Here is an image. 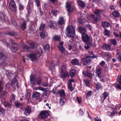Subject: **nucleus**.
<instances>
[{
  "mask_svg": "<svg viewBox=\"0 0 121 121\" xmlns=\"http://www.w3.org/2000/svg\"><path fill=\"white\" fill-rule=\"evenodd\" d=\"M100 17L99 16L96 18L94 20V21L95 23H96L100 19Z\"/></svg>",
  "mask_w": 121,
  "mask_h": 121,
  "instance_id": "50",
  "label": "nucleus"
},
{
  "mask_svg": "<svg viewBox=\"0 0 121 121\" xmlns=\"http://www.w3.org/2000/svg\"><path fill=\"white\" fill-rule=\"evenodd\" d=\"M44 49L45 50H49L50 48V45L48 44H45L44 47Z\"/></svg>",
  "mask_w": 121,
  "mask_h": 121,
  "instance_id": "52",
  "label": "nucleus"
},
{
  "mask_svg": "<svg viewBox=\"0 0 121 121\" xmlns=\"http://www.w3.org/2000/svg\"><path fill=\"white\" fill-rule=\"evenodd\" d=\"M117 111H116V112H115L114 111H113L112 112V113L111 114V116H113L115 115V114H116L117 113Z\"/></svg>",
  "mask_w": 121,
  "mask_h": 121,
  "instance_id": "60",
  "label": "nucleus"
},
{
  "mask_svg": "<svg viewBox=\"0 0 121 121\" xmlns=\"http://www.w3.org/2000/svg\"><path fill=\"white\" fill-rule=\"evenodd\" d=\"M104 33L107 36H110L111 35L109 31L106 29L104 30Z\"/></svg>",
  "mask_w": 121,
  "mask_h": 121,
  "instance_id": "45",
  "label": "nucleus"
},
{
  "mask_svg": "<svg viewBox=\"0 0 121 121\" xmlns=\"http://www.w3.org/2000/svg\"><path fill=\"white\" fill-rule=\"evenodd\" d=\"M79 6L82 8H84L86 6L85 3L82 0H78L77 1Z\"/></svg>",
  "mask_w": 121,
  "mask_h": 121,
  "instance_id": "18",
  "label": "nucleus"
},
{
  "mask_svg": "<svg viewBox=\"0 0 121 121\" xmlns=\"http://www.w3.org/2000/svg\"><path fill=\"white\" fill-rule=\"evenodd\" d=\"M66 35L68 37L73 38L75 35V29L73 26H69L66 29Z\"/></svg>",
  "mask_w": 121,
  "mask_h": 121,
  "instance_id": "2",
  "label": "nucleus"
},
{
  "mask_svg": "<svg viewBox=\"0 0 121 121\" xmlns=\"http://www.w3.org/2000/svg\"><path fill=\"white\" fill-rule=\"evenodd\" d=\"M36 78L35 75H31L30 77V81L31 83L33 86L35 84V81Z\"/></svg>",
  "mask_w": 121,
  "mask_h": 121,
  "instance_id": "16",
  "label": "nucleus"
},
{
  "mask_svg": "<svg viewBox=\"0 0 121 121\" xmlns=\"http://www.w3.org/2000/svg\"><path fill=\"white\" fill-rule=\"evenodd\" d=\"M15 95L14 94H12L10 95V101L12 102V101H13L15 100Z\"/></svg>",
  "mask_w": 121,
  "mask_h": 121,
  "instance_id": "47",
  "label": "nucleus"
},
{
  "mask_svg": "<svg viewBox=\"0 0 121 121\" xmlns=\"http://www.w3.org/2000/svg\"><path fill=\"white\" fill-rule=\"evenodd\" d=\"M79 29L80 32L82 34L85 33V29L82 26H79Z\"/></svg>",
  "mask_w": 121,
  "mask_h": 121,
  "instance_id": "28",
  "label": "nucleus"
},
{
  "mask_svg": "<svg viewBox=\"0 0 121 121\" xmlns=\"http://www.w3.org/2000/svg\"><path fill=\"white\" fill-rule=\"evenodd\" d=\"M37 7H39L40 5V3L39 0H35Z\"/></svg>",
  "mask_w": 121,
  "mask_h": 121,
  "instance_id": "58",
  "label": "nucleus"
},
{
  "mask_svg": "<svg viewBox=\"0 0 121 121\" xmlns=\"http://www.w3.org/2000/svg\"><path fill=\"white\" fill-rule=\"evenodd\" d=\"M5 114V110L2 108L0 107V114L2 116H4Z\"/></svg>",
  "mask_w": 121,
  "mask_h": 121,
  "instance_id": "40",
  "label": "nucleus"
},
{
  "mask_svg": "<svg viewBox=\"0 0 121 121\" xmlns=\"http://www.w3.org/2000/svg\"><path fill=\"white\" fill-rule=\"evenodd\" d=\"M9 8L13 11H15L16 7L15 3L13 0H11L9 4Z\"/></svg>",
  "mask_w": 121,
  "mask_h": 121,
  "instance_id": "6",
  "label": "nucleus"
},
{
  "mask_svg": "<svg viewBox=\"0 0 121 121\" xmlns=\"http://www.w3.org/2000/svg\"><path fill=\"white\" fill-rule=\"evenodd\" d=\"M21 46L23 48V51L27 52L30 49V46L26 45L25 44H23Z\"/></svg>",
  "mask_w": 121,
  "mask_h": 121,
  "instance_id": "17",
  "label": "nucleus"
},
{
  "mask_svg": "<svg viewBox=\"0 0 121 121\" xmlns=\"http://www.w3.org/2000/svg\"><path fill=\"white\" fill-rule=\"evenodd\" d=\"M66 67L65 65H64L62 66L61 67V70L60 71V73H63L64 72H65Z\"/></svg>",
  "mask_w": 121,
  "mask_h": 121,
  "instance_id": "46",
  "label": "nucleus"
},
{
  "mask_svg": "<svg viewBox=\"0 0 121 121\" xmlns=\"http://www.w3.org/2000/svg\"><path fill=\"white\" fill-rule=\"evenodd\" d=\"M79 48L82 51H83V46L82 45H79Z\"/></svg>",
  "mask_w": 121,
  "mask_h": 121,
  "instance_id": "59",
  "label": "nucleus"
},
{
  "mask_svg": "<svg viewBox=\"0 0 121 121\" xmlns=\"http://www.w3.org/2000/svg\"><path fill=\"white\" fill-rule=\"evenodd\" d=\"M71 63L73 65H76L79 64V62L77 59L73 60L71 62Z\"/></svg>",
  "mask_w": 121,
  "mask_h": 121,
  "instance_id": "30",
  "label": "nucleus"
},
{
  "mask_svg": "<svg viewBox=\"0 0 121 121\" xmlns=\"http://www.w3.org/2000/svg\"><path fill=\"white\" fill-rule=\"evenodd\" d=\"M15 104V106L17 108H19L22 105V104L18 102H16Z\"/></svg>",
  "mask_w": 121,
  "mask_h": 121,
  "instance_id": "55",
  "label": "nucleus"
},
{
  "mask_svg": "<svg viewBox=\"0 0 121 121\" xmlns=\"http://www.w3.org/2000/svg\"><path fill=\"white\" fill-rule=\"evenodd\" d=\"M91 91H89L87 94V98L90 96L91 94Z\"/></svg>",
  "mask_w": 121,
  "mask_h": 121,
  "instance_id": "63",
  "label": "nucleus"
},
{
  "mask_svg": "<svg viewBox=\"0 0 121 121\" xmlns=\"http://www.w3.org/2000/svg\"><path fill=\"white\" fill-rule=\"evenodd\" d=\"M60 97L64 98L65 97V95L63 90L60 92Z\"/></svg>",
  "mask_w": 121,
  "mask_h": 121,
  "instance_id": "36",
  "label": "nucleus"
},
{
  "mask_svg": "<svg viewBox=\"0 0 121 121\" xmlns=\"http://www.w3.org/2000/svg\"><path fill=\"white\" fill-rule=\"evenodd\" d=\"M6 33L7 34L12 36H16L17 35V34L15 32H9L8 31H7L6 32Z\"/></svg>",
  "mask_w": 121,
  "mask_h": 121,
  "instance_id": "26",
  "label": "nucleus"
},
{
  "mask_svg": "<svg viewBox=\"0 0 121 121\" xmlns=\"http://www.w3.org/2000/svg\"><path fill=\"white\" fill-rule=\"evenodd\" d=\"M116 57L121 62V53L118 52L116 54Z\"/></svg>",
  "mask_w": 121,
  "mask_h": 121,
  "instance_id": "34",
  "label": "nucleus"
},
{
  "mask_svg": "<svg viewBox=\"0 0 121 121\" xmlns=\"http://www.w3.org/2000/svg\"><path fill=\"white\" fill-rule=\"evenodd\" d=\"M11 85L12 86H13L14 85L15 87L16 86L17 88L19 87V86L18 83L16 78H14L12 80L11 83Z\"/></svg>",
  "mask_w": 121,
  "mask_h": 121,
  "instance_id": "11",
  "label": "nucleus"
},
{
  "mask_svg": "<svg viewBox=\"0 0 121 121\" xmlns=\"http://www.w3.org/2000/svg\"><path fill=\"white\" fill-rule=\"evenodd\" d=\"M103 49L107 50H110L111 48V46L109 44H105L103 46Z\"/></svg>",
  "mask_w": 121,
  "mask_h": 121,
  "instance_id": "25",
  "label": "nucleus"
},
{
  "mask_svg": "<svg viewBox=\"0 0 121 121\" xmlns=\"http://www.w3.org/2000/svg\"><path fill=\"white\" fill-rule=\"evenodd\" d=\"M108 95V94L106 92H105L103 93L104 99L103 100H104L107 97Z\"/></svg>",
  "mask_w": 121,
  "mask_h": 121,
  "instance_id": "57",
  "label": "nucleus"
},
{
  "mask_svg": "<svg viewBox=\"0 0 121 121\" xmlns=\"http://www.w3.org/2000/svg\"><path fill=\"white\" fill-rule=\"evenodd\" d=\"M58 22V23L60 25H62L64 24L65 23V22L63 17H60Z\"/></svg>",
  "mask_w": 121,
  "mask_h": 121,
  "instance_id": "24",
  "label": "nucleus"
},
{
  "mask_svg": "<svg viewBox=\"0 0 121 121\" xmlns=\"http://www.w3.org/2000/svg\"><path fill=\"white\" fill-rule=\"evenodd\" d=\"M83 74L86 76L88 77L90 79H91L93 77V75L91 73H89L87 71H83Z\"/></svg>",
  "mask_w": 121,
  "mask_h": 121,
  "instance_id": "12",
  "label": "nucleus"
},
{
  "mask_svg": "<svg viewBox=\"0 0 121 121\" xmlns=\"http://www.w3.org/2000/svg\"><path fill=\"white\" fill-rule=\"evenodd\" d=\"M40 93L37 92H35L33 93L32 97L34 100L39 99L40 98Z\"/></svg>",
  "mask_w": 121,
  "mask_h": 121,
  "instance_id": "13",
  "label": "nucleus"
},
{
  "mask_svg": "<svg viewBox=\"0 0 121 121\" xmlns=\"http://www.w3.org/2000/svg\"><path fill=\"white\" fill-rule=\"evenodd\" d=\"M7 93V92L6 91L4 92L2 94L1 96H0V98H2L3 99H5L6 98V95Z\"/></svg>",
  "mask_w": 121,
  "mask_h": 121,
  "instance_id": "35",
  "label": "nucleus"
},
{
  "mask_svg": "<svg viewBox=\"0 0 121 121\" xmlns=\"http://www.w3.org/2000/svg\"><path fill=\"white\" fill-rule=\"evenodd\" d=\"M89 56H92V57H90V58H94L95 57V55L93 54V52H91V53H90L89 54Z\"/></svg>",
  "mask_w": 121,
  "mask_h": 121,
  "instance_id": "61",
  "label": "nucleus"
},
{
  "mask_svg": "<svg viewBox=\"0 0 121 121\" xmlns=\"http://www.w3.org/2000/svg\"><path fill=\"white\" fill-rule=\"evenodd\" d=\"M26 22L24 21L21 26V28L22 30H24L26 28Z\"/></svg>",
  "mask_w": 121,
  "mask_h": 121,
  "instance_id": "27",
  "label": "nucleus"
},
{
  "mask_svg": "<svg viewBox=\"0 0 121 121\" xmlns=\"http://www.w3.org/2000/svg\"><path fill=\"white\" fill-rule=\"evenodd\" d=\"M4 52L2 50H0V59L3 58V59L5 60L7 58V56L4 54Z\"/></svg>",
  "mask_w": 121,
  "mask_h": 121,
  "instance_id": "21",
  "label": "nucleus"
},
{
  "mask_svg": "<svg viewBox=\"0 0 121 121\" xmlns=\"http://www.w3.org/2000/svg\"><path fill=\"white\" fill-rule=\"evenodd\" d=\"M84 82L85 84L87 86L90 85V84L89 80L87 79H84Z\"/></svg>",
  "mask_w": 121,
  "mask_h": 121,
  "instance_id": "51",
  "label": "nucleus"
},
{
  "mask_svg": "<svg viewBox=\"0 0 121 121\" xmlns=\"http://www.w3.org/2000/svg\"><path fill=\"white\" fill-rule=\"evenodd\" d=\"M42 80V79L41 77H39L37 78L36 80L37 84L40 85V84Z\"/></svg>",
  "mask_w": 121,
  "mask_h": 121,
  "instance_id": "39",
  "label": "nucleus"
},
{
  "mask_svg": "<svg viewBox=\"0 0 121 121\" xmlns=\"http://www.w3.org/2000/svg\"><path fill=\"white\" fill-rule=\"evenodd\" d=\"M19 8L20 10H22L23 9V6L21 4H19Z\"/></svg>",
  "mask_w": 121,
  "mask_h": 121,
  "instance_id": "62",
  "label": "nucleus"
},
{
  "mask_svg": "<svg viewBox=\"0 0 121 121\" xmlns=\"http://www.w3.org/2000/svg\"><path fill=\"white\" fill-rule=\"evenodd\" d=\"M105 56L107 57L108 59L109 60L111 59V54L110 53L107 52L105 53Z\"/></svg>",
  "mask_w": 121,
  "mask_h": 121,
  "instance_id": "44",
  "label": "nucleus"
},
{
  "mask_svg": "<svg viewBox=\"0 0 121 121\" xmlns=\"http://www.w3.org/2000/svg\"><path fill=\"white\" fill-rule=\"evenodd\" d=\"M58 12V11L56 10H52L51 11L52 14L55 16H56L57 14V13Z\"/></svg>",
  "mask_w": 121,
  "mask_h": 121,
  "instance_id": "48",
  "label": "nucleus"
},
{
  "mask_svg": "<svg viewBox=\"0 0 121 121\" xmlns=\"http://www.w3.org/2000/svg\"><path fill=\"white\" fill-rule=\"evenodd\" d=\"M3 42L6 46L10 48L12 51L13 52H15L19 48L18 45L17 43H15L13 40L10 39L9 43L6 40H4Z\"/></svg>",
  "mask_w": 121,
  "mask_h": 121,
  "instance_id": "1",
  "label": "nucleus"
},
{
  "mask_svg": "<svg viewBox=\"0 0 121 121\" xmlns=\"http://www.w3.org/2000/svg\"><path fill=\"white\" fill-rule=\"evenodd\" d=\"M94 12L96 15L100 16L102 14L103 11L101 9H97Z\"/></svg>",
  "mask_w": 121,
  "mask_h": 121,
  "instance_id": "22",
  "label": "nucleus"
},
{
  "mask_svg": "<svg viewBox=\"0 0 121 121\" xmlns=\"http://www.w3.org/2000/svg\"><path fill=\"white\" fill-rule=\"evenodd\" d=\"M48 115L49 113L48 112L42 111L40 112L38 117L40 119H43L47 118Z\"/></svg>",
  "mask_w": 121,
  "mask_h": 121,
  "instance_id": "5",
  "label": "nucleus"
},
{
  "mask_svg": "<svg viewBox=\"0 0 121 121\" xmlns=\"http://www.w3.org/2000/svg\"><path fill=\"white\" fill-rule=\"evenodd\" d=\"M102 25L104 28L108 27L110 25V23L106 21H104L102 22Z\"/></svg>",
  "mask_w": 121,
  "mask_h": 121,
  "instance_id": "23",
  "label": "nucleus"
},
{
  "mask_svg": "<svg viewBox=\"0 0 121 121\" xmlns=\"http://www.w3.org/2000/svg\"><path fill=\"white\" fill-rule=\"evenodd\" d=\"M6 75L7 77H9V76H11V75L12 74V73L10 72L9 71H7L6 72Z\"/></svg>",
  "mask_w": 121,
  "mask_h": 121,
  "instance_id": "64",
  "label": "nucleus"
},
{
  "mask_svg": "<svg viewBox=\"0 0 121 121\" xmlns=\"http://www.w3.org/2000/svg\"><path fill=\"white\" fill-rule=\"evenodd\" d=\"M57 26L56 23L55 22H52L50 20L48 23V26L51 29H54L56 28Z\"/></svg>",
  "mask_w": 121,
  "mask_h": 121,
  "instance_id": "8",
  "label": "nucleus"
},
{
  "mask_svg": "<svg viewBox=\"0 0 121 121\" xmlns=\"http://www.w3.org/2000/svg\"><path fill=\"white\" fill-rule=\"evenodd\" d=\"M117 81L118 84L116 86L117 88L121 89V76H118L117 78Z\"/></svg>",
  "mask_w": 121,
  "mask_h": 121,
  "instance_id": "14",
  "label": "nucleus"
},
{
  "mask_svg": "<svg viewBox=\"0 0 121 121\" xmlns=\"http://www.w3.org/2000/svg\"><path fill=\"white\" fill-rule=\"evenodd\" d=\"M8 62L6 61H3L1 62V64L2 66H5L6 65H7Z\"/></svg>",
  "mask_w": 121,
  "mask_h": 121,
  "instance_id": "54",
  "label": "nucleus"
},
{
  "mask_svg": "<svg viewBox=\"0 0 121 121\" xmlns=\"http://www.w3.org/2000/svg\"><path fill=\"white\" fill-rule=\"evenodd\" d=\"M40 37H41L42 38H44L45 37L44 33L43 32L40 33Z\"/></svg>",
  "mask_w": 121,
  "mask_h": 121,
  "instance_id": "56",
  "label": "nucleus"
},
{
  "mask_svg": "<svg viewBox=\"0 0 121 121\" xmlns=\"http://www.w3.org/2000/svg\"><path fill=\"white\" fill-rule=\"evenodd\" d=\"M112 14L116 17H119L120 15L119 12L117 11H114L112 13Z\"/></svg>",
  "mask_w": 121,
  "mask_h": 121,
  "instance_id": "32",
  "label": "nucleus"
},
{
  "mask_svg": "<svg viewBox=\"0 0 121 121\" xmlns=\"http://www.w3.org/2000/svg\"><path fill=\"white\" fill-rule=\"evenodd\" d=\"M76 71L74 69H73L71 70L69 73L70 76L71 77H74L75 75Z\"/></svg>",
  "mask_w": 121,
  "mask_h": 121,
  "instance_id": "33",
  "label": "nucleus"
},
{
  "mask_svg": "<svg viewBox=\"0 0 121 121\" xmlns=\"http://www.w3.org/2000/svg\"><path fill=\"white\" fill-rule=\"evenodd\" d=\"M45 24H41L39 28V30H43L45 27Z\"/></svg>",
  "mask_w": 121,
  "mask_h": 121,
  "instance_id": "43",
  "label": "nucleus"
},
{
  "mask_svg": "<svg viewBox=\"0 0 121 121\" xmlns=\"http://www.w3.org/2000/svg\"><path fill=\"white\" fill-rule=\"evenodd\" d=\"M31 111L30 108L29 106H27L25 108L24 114L26 116L29 115L30 112Z\"/></svg>",
  "mask_w": 121,
  "mask_h": 121,
  "instance_id": "15",
  "label": "nucleus"
},
{
  "mask_svg": "<svg viewBox=\"0 0 121 121\" xmlns=\"http://www.w3.org/2000/svg\"><path fill=\"white\" fill-rule=\"evenodd\" d=\"M54 40L57 41H60V36L56 35H55L53 37Z\"/></svg>",
  "mask_w": 121,
  "mask_h": 121,
  "instance_id": "37",
  "label": "nucleus"
},
{
  "mask_svg": "<svg viewBox=\"0 0 121 121\" xmlns=\"http://www.w3.org/2000/svg\"><path fill=\"white\" fill-rule=\"evenodd\" d=\"M67 84L68 86V88L71 91H73V89L72 87L71 83V82H69V83H68Z\"/></svg>",
  "mask_w": 121,
  "mask_h": 121,
  "instance_id": "42",
  "label": "nucleus"
},
{
  "mask_svg": "<svg viewBox=\"0 0 121 121\" xmlns=\"http://www.w3.org/2000/svg\"><path fill=\"white\" fill-rule=\"evenodd\" d=\"M66 7L67 9V10L69 13H70L73 11V9L71 7L70 5L67 3H66Z\"/></svg>",
  "mask_w": 121,
  "mask_h": 121,
  "instance_id": "20",
  "label": "nucleus"
},
{
  "mask_svg": "<svg viewBox=\"0 0 121 121\" xmlns=\"http://www.w3.org/2000/svg\"><path fill=\"white\" fill-rule=\"evenodd\" d=\"M63 42H60L59 44V45L57 46V47L59 51L62 53H64L65 52V49L62 46Z\"/></svg>",
  "mask_w": 121,
  "mask_h": 121,
  "instance_id": "9",
  "label": "nucleus"
},
{
  "mask_svg": "<svg viewBox=\"0 0 121 121\" xmlns=\"http://www.w3.org/2000/svg\"><path fill=\"white\" fill-rule=\"evenodd\" d=\"M26 9L27 10L28 14L29 15L31 13V8L29 5H27Z\"/></svg>",
  "mask_w": 121,
  "mask_h": 121,
  "instance_id": "38",
  "label": "nucleus"
},
{
  "mask_svg": "<svg viewBox=\"0 0 121 121\" xmlns=\"http://www.w3.org/2000/svg\"><path fill=\"white\" fill-rule=\"evenodd\" d=\"M82 41L84 42H87L90 40V37L89 35L86 33L82 34Z\"/></svg>",
  "mask_w": 121,
  "mask_h": 121,
  "instance_id": "7",
  "label": "nucleus"
},
{
  "mask_svg": "<svg viewBox=\"0 0 121 121\" xmlns=\"http://www.w3.org/2000/svg\"><path fill=\"white\" fill-rule=\"evenodd\" d=\"M96 88L98 89H100V88H101L102 86L101 85L100 83H97L96 85Z\"/></svg>",
  "mask_w": 121,
  "mask_h": 121,
  "instance_id": "53",
  "label": "nucleus"
},
{
  "mask_svg": "<svg viewBox=\"0 0 121 121\" xmlns=\"http://www.w3.org/2000/svg\"><path fill=\"white\" fill-rule=\"evenodd\" d=\"M0 19L3 22L8 21V19L7 17H6L5 15L3 13L0 12Z\"/></svg>",
  "mask_w": 121,
  "mask_h": 121,
  "instance_id": "10",
  "label": "nucleus"
},
{
  "mask_svg": "<svg viewBox=\"0 0 121 121\" xmlns=\"http://www.w3.org/2000/svg\"><path fill=\"white\" fill-rule=\"evenodd\" d=\"M110 43L111 44H112L114 45H115L117 44V41L114 39H111L110 41Z\"/></svg>",
  "mask_w": 121,
  "mask_h": 121,
  "instance_id": "41",
  "label": "nucleus"
},
{
  "mask_svg": "<svg viewBox=\"0 0 121 121\" xmlns=\"http://www.w3.org/2000/svg\"><path fill=\"white\" fill-rule=\"evenodd\" d=\"M2 103H3L4 105L6 107H8L10 105L9 102L8 101H4L3 103L2 102Z\"/></svg>",
  "mask_w": 121,
  "mask_h": 121,
  "instance_id": "49",
  "label": "nucleus"
},
{
  "mask_svg": "<svg viewBox=\"0 0 121 121\" xmlns=\"http://www.w3.org/2000/svg\"><path fill=\"white\" fill-rule=\"evenodd\" d=\"M61 77L64 78H66L67 76H69V74L67 73L64 72L63 73H60Z\"/></svg>",
  "mask_w": 121,
  "mask_h": 121,
  "instance_id": "29",
  "label": "nucleus"
},
{
  "mask_svg": "<svg viewBox=\"0 0 121 121\" xmlns=\"http://www.w3.org/2000/svg\"><path fill=\"white\" fill-rule=\"evenodd\" d=\"M92 57V56H86L85 58H83L82 59V62H83L82 64L84 65H85L88 64H90L91 60L90 58V57Z\"/></svg>",
  "mask_w": 121,
  "mask_h": 121,
  "instance_id": "4",
  "label": "nucleus"
},
{
  "mask_svg": "<svg viewBox=\"0 0 121 121\" xmlns=\"http://www.w3.org/2000/svg\"><path fill=\"white\" fill-rule=\"evenodd\" d=\"M42 52V50L40 49L39 51H37L36 52H35L30 54L28 56L31 59V61H37V57L39 56H40V53Z\"/></svg>",
  "mask_w": 121,
  "mask_h": 121,
  "instance_id": "3",
  "label": "nucleus"
},
{
  "mask_svg": "<svg viewBox=\"0 0 121 121\" xmlns=\"http://www.w3.org/2000/svg\"><path fill=\"white\" fill-rule=\"evenodd\" d=\"M30 48L32 49H34L37 46V44L35 43L34 42H33L30 43Z\"/></svg>",
  "mask_w": 121,
  "mask_h": 121,
  "instance_id": "31",
  "label": "nucleus"
},
{
  "mask_svg": "<svg viewBox=\"0 0 121 121\" xmlns=\"http://www.w3.org/2000/svg\"><path fill=\"white\" fill-rule=\"evenodd\" d=\"M96 73L97 74V76L99 78H101V72L100 68L97 67L96 69Z\"/></svg>",
  "mask_w": 121,
  "mask_h": 121,
  "instance_id": "19",
  "label": "nucleus"
}]
</instances>
